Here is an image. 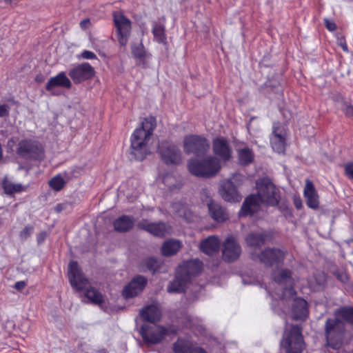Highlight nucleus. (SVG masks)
<instances>
[{
	"mask_svg": "<svg viewBox=\"0 0 353 353\" xmlns=\"http://www.w3.org/2000/svg\"><path fill=\"white\" fill-rule=\"evenodd\" d=\"M273 280L265 289L270 296L277 298L283 303L292 300V313L295 320H305L309 314L307 301L301 298H296V291L293 288V280L290 270L283 269L278 274H272Z\"/></svg>",
	"mask_w": 353,
	"mask_h": 353,
	"instance_id": "nucleus-1",
	"label": "nucleus"
},
{
	"mask_svg": "<svg viewBox=\"0 0 353 353\" xmlns=\"http://www.w3.org/2000/svg\"><path fill=\"white\" fill-rule=\"evenodd\" d=\"M257 194L246 197L239 212V216L252 215L257 212L261 203L276 206L280 200V192L268 178L259 179L256 183Z\"/></svg>",
	"mask_w": 353,
	"mask_h": 353,
	"instance_id": "nucleus-2",
	"label": "nucleus"
},
{
	"mask_svg": "<svg viewBox=\"0 0 353 353\" xmlns=\"http://www.w3.org/2000/svg\"><path fill=\"white\" fill-rule=\"evenodd\" d=\"M154 118H145L141 126L137 128L131 135L129 149L132 160L142 161L153 152L154 143Z\"/></svg>",
	"mask_w": 353,
	"mask_h": 353,
	"instance_id": "nucleus-3",
	"label": "nucleus"
},
{
	"mask_svg": "<svg viewBox=\"0 0 353 353\" xmlns=\"http://www.w3.org/2000/svg\"><path fill=\"white\" fill-rule=\"evenodd\" d=\"M203 263L196 259L182 262L176 269L175 278L168 286L170 293H180L185 290L193 278L203 270Z\"/></svg>",
	"mask_w": 353,
	"mask_h": 353,
	"instance_id": "nucleus-4",
	"label": "nucleus"
},
{
	"mask_svg": "<svg viewBox=\"0 0 353 353\" xmlns=\"http://www.w3.org/2000/svg\"><path fill=\"white\" fill-rule=\"evenodd\" d=\"M188 168L191 174L196 176L211 177L214 176L221 169L220 161L214 157L199 161L191 159L188 163Z\"/></svg>",
	"mask_w": 353,
	"mask_h": 353,
	"instance_id": "nucleus-5",
	"label": "nucleus"
},
{
	"mask_svg": "<svg viewBox=\"0 0 353 353\" xmlns=\"http://www.w3.org/2000/svg\"><path fill=\"white\" fill-rule=\"evenodd\" d=\"M281 345L286 353H302L304 341L301 327L298 325H292L290 330L286 328Z\"/></svg>",
	"mask_w": 353,
	"mask_h": 353,
	"instance_id": "nucleus-6",
	"label": "nucleus"
},
{
	"mask_svg": "<svg viewBox=\"0 0 353 353\" xmlns=\"http://www.w3.org/2000/svg\"><path fill=\"white\" fill-rule=\"evenodd\" d=\"M327 345L333 349H339L342 343L344 323L338 318L328 319L325 323Z\"/></svg>",
	"mask_w": 353,
	"mask_h": 353,
	"instance_id": "nucleus-7",
	"label": "nucleus"
},
{
	"mask_svg": "<svg viewBox=\"0 0 353 353\" xmlns=\"http://www.w3.org/2000/svg\"><path fill=\"white\" fill-rule=\"evenodd\" d=\"M183 148L186 154H194L196 156L205 154L210 148L208 141L199 135H188L183 139Z\"/></svg>",
	"mask_w": 353,
	"mask_h": 353,
	"instance_id": "nucleus-8",
	"label": "nucleus"
},
{
	"mask_svg": "<svg viewBox=\"0 0 353 353\" xmlns=\"http://www.w3.org/2000/svg\"><path fill=\"white\" fill-rule=\"evenodd\" d=\"M253 260H259L265 266H279L281 264L285 258V253L280 249L266 248L259 255L252 253Z\"/></svg>",
	"mask_w": 353,
	"mask_h": 353,
	"instance_id": "nucleus-9",
	"label": "nucleus"
},
{
	"mask_svg": "<svg viewBox=\"0 0 353 353\" xmlns=\"http://www.w3.org/2000/svg\"><path fill=\"white\" fill-rule=\"evenodd\" d=\"M113 18L118 32L119 42L121 46H125L131 30L130 21L119 12H114Z\"/></svg>",
	"mask_w": 353,
	"mask_h": 353,
	"instance_id": "nucleus-10",
	"label": "nucleus"
},
{
	"mask_svg": "<svg viewBox=\"0 0 353 353\" xmlns=\"http://www.w3.org/2000/svg\"><path fill=\"white\" fill-rule=\"evenodd\" d=\"M148 279L141 275L134 276L132 280L124 286L122 290L123 296L128 299L139 295L147 285Z\"/></svg>",
	"mask_w": 353,
	"mask_h": 353,
	"instance_id": "nucleus-11",
	"label": "nucleus"
},
{
	"mask_svg": "<svg viewBox=\"0 0 353 353\" xmlns=\"http://www.w3.org/2000/svg\"><path fill=\"white\" fill-rule=\"evenodd\" d=\"M74 83H80L94 75V69L88 63H83L72 68L68 73Z\"/></svg>",
	"mask_w": 353,
	"mask_h": 353,
	"instance_id": "nucleus-12",
	"label": "nucleus"
},
{
	"mask_svg": "<svg viewBox=\"0 0 353 353\" xmlns=\"http://www.w3.org/2000/svg\"><path fill=\"white\" fill-rule=\"evenodd\" d=\"M68 277L71 285L77 290L85 289L88 283L76 261H71L69 263Z\"/></svg>",
	"mask_w": 353,
	"mask_h": 353,
	"instance_id": "nucleus-13",
	"label": "nucleus"
},
{
	"mask_svg": "<svg viewBox=\"0 0 353 353\" xmlns=\"http://www.w3.org/2000/svg\"><path fill=\"white\" fill-rule=\"evenodd\" d=\"M241 253L239 244L232 236H229L223 243V259L227 262L236 260Z\"/></svg>",
	"mask_w": 353,
	"mask_h": 353,
	"instance_id": "nucleus-14",
	"label": "nucleus"
},
{
	"mask_svg": "<svg viewBox=\"0 0 353 353\" xmlns=\"http://www.w3.org/2000/svg\"><path fill=\"white\" fill-rule=\"evenodd\" d=\"M285 133L283 127L274 123L272 128V134L270 137V143L274 151L277 153H283L285 148Z\"/></svg>",
	"mask_w": 353,
	"mask_h": 353,
	"instance_id": "nucleus-15",
	"label": "nucleus"
},
{
	"mask_svg": "<svg viewBox=\"0 0 353 353\" xmlns=\"http://www.w3.org/2000/svg\"><path fill=\"white\" fill-rule=\"evenodd\" d=\"M238 174H235L232 179L227 180L223 182L220 190L221 194L223 199L229 202H239L241 199V196L236 190V187L234 185L233 180L235 178L239 177Z\"/></svg>",
	"mask_w": 353,
	"mask_h": 353,
	"instance_id": "nucleus-16",
	"label": "nucleus"
},
{
	"mask_svg": "<svg viewBox=\"0 0 353 353\" xmlns=\"http://www.w3.org/2000/svg\"><path fill=\"white\" fill-rule=\"evenodd\" d=\"M271 239L272 234L266 230L250 232L245 237V242L250 248H256L261 247Z\"/></svg>",
	"mask_w": 353,
	"mask_h": 353,
	"instance_id": "nucleus-17",
	"label": "nucleus"
},
{
	"mask_svg": "<svg viewBox=\"0 0 353 353\" xmlns=\"http://www.w3.org/2000/svg\"><path fill=\"white\" fill-rule=\"evenodd\" d=\"M212 149L215 155L224 161H228L232 154V149L228 140L218 137L213 140Z\"/></svg>",
	"mask_w": 353,
	"mask_h": 353,
	"instance_id": "nucleus-18",
	"label": "nucleus"
},
{
	"mask_svg": "<svg viewBox=\"0 0 353 353\" xmlns=\"http://www.w3.org/2000/svg\"><path fill=\"white\" fill-rule=\"evenodd\" d=\"M17 152L20 154H29L32 157H39L43 152V148L37 141L22 140L19 143Z\"/></svg>",
	"mask_w": 353,
	"mask_h": 353,
	"instance_id": "nucleus-19",
	"label": "nucleus"
},
{
	"mask_svg": "<svg viewBox=\"0 0 353 353\" xmlns=\"http://www.w3.org/2000/svg\"><path fill=\"white\" fill-rule=\"evenodd\" d=\"M160 153L162 160L166 164H179L181 161V152L175 145H169L163 148L160 147Z\"/></svg>",
	"mask_w": 353,
	"mask_h": 353,
	"instance_id": "nucleus-20",
	"label": "nucleus"
},
{
	"mask_svg": "<svg viewBox=\"0 0 353 353\" xmlns=\"http://www.w3.org/2000/svg\"><path fill=\"white\" fill-rule=\"evenodd\" d=\"M304 196L310 208L317 209L319 206V196L312 181L307 180L304 188Z\"/></svg>",
	"mask_w": 353,
	"mask_h": 353,
	"instance_id": "nucleus-21",
	"label": "nucleus"
},
{
	"mask_svg": "<svg viewBox=\"0 0 353 353\" xmlns=\"http://www.w3.org/2000/svg\"><path fill=\"white\" fill-rule=\"evenodd\" d=\"M208 207L211 217L216 222H223L229 218L225 209L214 201L211 200Z\"/></svg>",
	"mask_w": 353,
	"mask_h": 353,
	"instance_id": "nucleus-22",
	"label": "nucleus"
},
{
	"mask_svg": "<svg viewBox=\"0 0 353 353\" xmlns=\"http://www.w3.org/2000/svg\"><path fill=\"white\" fill-rule=\"evenodd\" d=\"M220 240L216 236H210L200 243L201 250L208 255L216 253L220 247Z\"/></svg>",
	"mask_w": 353,
	"mask_h": 353,
	"instance_id": "nucleus-23",
	"label": "nucleus"
},
{
	"mask_svg": "<svg viewBox=\"0 0 353 353\" xmlns=\"http://www.w3.org/2000/svg\"><path fill=\"white\" fill-rule=\"evenodd\" d=\"M71 86L70 80L67 77L65 72H62L50 78L46 85V88L48 91H52L56 87L70 88Z\"/></svg>",
	"mask_w": 353,
	"mask_h": 353,
	"instance_id": "nucleus-24",
	"label": "nucleus"
},
{
	"mask_svg": "<svg viewBox=\"0 0 353 353\" xmlns=\"http://www.w3.org/2000/svg\"><path fill=\"white\" fill-rule=\"evenodd\" d=\"M172 208L178 216L182 218L188 223L193 222L196 219V216L189 208L181 202L174 203Z\"/></svg>",
	"mask_w": 353,
	"mask_h": 353,
	"instance_id": "nucleus-25",
	"label": "nucleus"
},
{
	"mask_svg": "<svg viewBox=\"0 0 353 353\" xmlns=\"http://www.w3.org/2000/svg\"><path fill=\"white\" fill-rule=\"evenodd\" d=\"M182 247V242L177 239L166 240L161 246V253L165 256L176 254Z\"/></svg>",
	"mask_w": 353,
	"mask_h": 353,
	"instance_id": "nucleus-26",
	"label": "nucleus"
},
{
	"mask_svg": "<svg viewBox=\"0 0 353 353\" xmlns=\"http://www.w3.org/2000/svg\"><path fill=\"white\" fill-rule=\"evenodd\" d=\"M134 225V220L128 216H121L114 222V230L119 232H126L130 230Z\"/></svg>",
	"mask_w": 353,
	"mask_h": 353,
	"instance_id": "nucleus-27",
	"label": "nucleus"
},
{
	"mask_svg": "<svg viewBox=\"0 0 353 353\" xmlns=\"http://www.w3.org/2000/svg\"><path fill=\"white\" fill-rule=\"evenodd\" d=\"M154 322L151 324L150 323H144L140 329V334L143 338L144 343L147 346H151L154 343Z\"/></svg>",
	"mask_w": 353,
	"mask_h": 353,
	"instance_id": "nucleus-28",
	"label": "nucleus"
},
{
	"mask_svg": "<svg viewBox=\"0 0 353 353\" xmlns=\"http://www.w3.org/2000/svg\"><path fill=\"white\" fill-rule=\"evenodd\" d=\"M325 274L321 272H317L308 279V288L313 291L322 289L325 283Z\"/></svg>",
	"mask_w": 353,
	"mask_h": 353,
	"instance_id": "nucleus-29",
	"label": "nucleus"
},
{
	"mask_svg": "<svg viewBox=\"0 0 353 353\" xmlns=\"http://www.w3.org/2000/svg\"><path fill=\"white\" fill-rule=\"evenodd\" d=\"M139 314L144 323L152 324L154 322V305L145 306L140 310Z\"/></svg>",
	"mask_w": 353,
	"mask_h": 353,
	"instance_id": "nucleus-30",
	"label": "nucleus"
},
{
	"mask_svg": "<svg viewBox=\"0 0 353 353\" xmlns=\"http://www.w3.org/2000/svg\"><path fill=\"white\" fill-rule=\"evenodd\" d=\"M192 344L190 341L179 339L174 343L173 350L175 353H190Z\"/></svg>",
	"mask_w": 353,
	"mask_h": 353,
	"instance_id": "nucleus-31",
	"label": "nucleus"
},
{
	"mask_svg": "<svg viewBox=\"0 0 353 353\" xmlns=\"http://www.w3.org/2000/svg\"><path fill=\"white\" fill-rule=\"evenodd\" d=\"M238 155L239 162L241 165H248L252 163L254 159L252 151L248 148L239 150Z\"/></svg>",
	"mask_w": 353,
	"mask_h": 353,
	"instance_id": "nucleus-32",
	"label": "nucleus"
},
{
	"mask_svg": "<svg viewBox=\"0 0 353 353\" xmlns=\"http://www.w3.org/2000/svg\"><path fill=\"white\" fill-rule=\"evenodd\" d=\"M85 296L93 303L100 304L103 302V295L94 288H88Z\"/></svg>",
	"mask_w": 353,
	"mask_h": 353,
	"instance_id": "nucleus-33",
	"label": "nucleus"
},
{
	"mask_svg": "<svg viewBox=\"0 0 353 353\" xmlns=\"http://www.w3.org/2000/svg\"><path fill=\"white\" fill-rule=\"evenodd\" d=\"M4 191L6 194H13L19 192L26 189V186L19 183H14L8 180H5L3 183Z\"/></svg>",
	"mask_w": 353,
	"mask_h": 353,
	"instance_id": "nucleus-34",
	"label": "nucleus"
},
{
	"mask_svg": "<svg viewBox=\"0 0 353 353\" xmlns=\"http://www.w3.org/2000/svg\"><path fill=\"white\" fill-rule=\"evenodd\" d=\"M176 333V330L174 328H166L156 325V343L160 342L166 336H170L172 334H175Z\"/></svg>",
	"mask_w": 353,
	"mask_h": 353,
	"instance_id": "nucleus-35",
	"label": "nucleus"
},
{
	"mask_svg": "<svg viewBox=\"0 0 353 353\" xmlns=\"http://www.w3.org/2000/svg\"><path fill=\"white\" fill-rule=\"evenodd\" d=\"M334 314L353 324V307H343L336 310Z\"/></svg>",
	"mask_w": 353,
	"mask_h": 353,
	"instance_id": "nucleus-36",
	"label": "nucleus"
},
{
	"mask_svg": "<svg viewBox=\"0 0 353 353\" xmlns=\"http://www.w3.org/2000/svg\"><path fill=\"white\" fill-rule=\"evenodd\" d=\"M65 184V181L61 175H57L49 181V185L55 191L62 190Z\"/></svg>",
	"mask_w": 353,
	"mask_h": 353,
	"instance_id": "nucleus-37",
	"label": "nucleus"
},
{
	"mask_svg": "<svg viewBox=\"0 0 353 353\" xmlns=\"http://www.w3.org/2000/svg\"><path fill=\"white\" fill-rule=\"evenodd\" d=\"M138 227L144 230L149 233L154 234V224L152 222H149L148 220L143 219L138 223Z\"/></svg>",
	"mask_w": 353,
	"mask_h": 353,
	"instance_id": "nucleus-38",
	"label": "nucleus"
},
{
	"mask_svg": "<svg viewBox=\"0 0 353 353\" xmlns=\"http://www.w3.org/2000/svg\"><path fill=\"white\" fill-rule=\"evenodd\" d=\"M156 41L165 43L166 37L164 32V28L162 26H157L156 25Z\"/></svg>",
	"mask_w": 353,
	"mask_h": 353,
	"instance_id": "nucleus-39",
	"label": "nucleus"
},
{
	"mask_svg": "<svg viewBox=\"0 0 353 353\" xmlns=\"http://www.w3.org/2000/svg\"><path fill=\"white\" fill-rule=\"evenodd\" d=\"M341 110L347 117H353V105L347 101H343Z\"/></svg>",
	"mask_w": 353,
	"mask_h": 353,
	"instance_id": "nucleus-40",
	"label": "nucleus"
},
{
	"mask_svg": "<svg viewBox=\"0 0 353 353\" xmlns=\"http://www.w3.org/2000/svg\"><path fill=\"white\" fill-rule=\"evenodd\" d=\"M140 266L142 267V270H144L148 268L150 270L154 272L153 267H154V259L153 258H149L142 261Z\"/></svg>",
	"mask_w": 353,
	"mask_h": 353,
	"instance_id": "nucleus-41",
	"label": "nucleus"
},
{
	"mask_svg": "<svg viewBox=\"0 0 353 353\" xmlns=\"http://www.w3.org/2000/svg\"><path fill=\"white\" fill-rule=\"evenodd\" d=\"M33 227L30 225L26 226L20 232V238L23 240L27 239L33 232Z\"/></svg>",
	"mask_w": 353,
	"mask_h": 353,
	"instance_id": "nucleus-42",
	"label": "nucleus"
},
{
	"mask_svg": "<svg viewBox=\"0 0 353 353\" xmlns=\"http://www.w3.org/2000/svg\"><path fill=\"white\" fill-rule=\"evenodd\" d=\"M334 275L336 276V278L343 283H347L349 280V276L344 271H336L334 272Z\"/></svg>",
	"mask_w": 353,
	"mask_h": 353,
	"instance_id": "nucleus-43",
	"label": "nucleus"
},
{
	"mask_svg": "<svg viewBox=\"0 0 353 353\" xmlns=\"http://www.w3.org/2000/svg\"><path fill=\"white\" fill-rule=\"evenodd\" d=\"M345 174L352 181H353V162L347 163L344 166Z\"/></svg>",
	"mask_w": 353,
	"mask_h": 353,
	"instance_id": "nucleus-44",
	"label": "nucleus"
},
{
	"mask_svg": "<svg viewBox=\"0 0 353 353\" xmlns=\"http://www.w3.org/2000/svg\"><path fill=\"white\" fill-rule=\"evenodd\" d=\"M166 232V225L163 223H156V236H163Z\"/></svg>",
	"mask_w": 353,
	"mask_h": 353,
	"instance_id": "nucleus-45",
	"label": "nucleus"
},
{
	"mask_svg": "<svg viewBox=\"0 0 353 353\" xmlns=\"http://www.w3.org/2000/svg\"><path fill=\"white\" fill-rule=\"evenodd\" d=\"M10 109L9 105L7 104L0 105V118L8 117Z\"/></svg>",
	"mask_w": 353,
	"mask_h": 353,
	"instance_id": "nucleus-46",
	"label": "nucleus"
},
{
	"mask_svg": "<svg viewBox=\"0 0 353 353\" xmlns=\"http://www.w3.org/2000/svg\"><path fill=\"white\" fill-rule=\"evenodd\" d=\"M81 57L85 59H97V56L95 54L91 51L84 50L81 54Z\"/></svg>",
	"mask_w": 353,
	"mask_h": 353,
	"instance_id": "nucleus-47",
	"label": "nucleus"
},
{
	"mask_svg": "<svg viewBox=\"0 0 353 353\" xmlns=\"http://www.w3.org/2000/svg\"><path fill=\"white\" fill-rule=\"evenodd\" d=\"M325 26L327 29L330 31H334L336 28V26L335 23L332 21H330L328 19H325Z\"/></svg>",
	"mask_w": 353,
	"mask_h": 353,
	"instance_id": "nucleus-48",
	"label": "nucleus"
},
{
	"mask_svg": "<svg viewBox=\"0 0 353 353\" xmlns=\"http://www.w3.org/2000/svg\"><path fill=\"white\" fill-rule=\"evenodd\" d=\"M132 53L136 57H141L143 55V50L141 47H132Z\"/></svg>",
	"mask_w": 353,
	"mask_h": 353,
	"instance_id": "nucleus-49",
	"label": "nucleus"
},
{
	"mask_svg": "<svg viewBox=\"0 0 353 353\" xmlns=\"http://www.w3.org/2000/svg\"><path fill=\"white\" fill-rule=\"evenodd\" d=\"M90 25H91V22H90V19H88V18L85 19L80 22V27L83 30L87 29L88 28H89L90 26Z\"/></svg>",
	"mask_w": 353,
	"mask_h": 353,
	"instance_id": "nucleus-50",
	"label": "nucleus"
},
{
	"mask_svg": "<svg viewBox=\"0 0 353 353\" xmlns=\"http://www.w3.org/2000/svg\"><path fill=\"white\" fill-rule=\"evenodd\" d=\"M26 286V283L25 281H18L14 284V288L19 291L22 290Z\"/></svg>",
	"mask_w": 353,
	"mask_h": 353,
	"instance_id": "nucleus-51",
	"label": "nucleus"
},
{
	"mask_svg": "<svg viewBox=\"0 0 353 353\" xmlns=\"http://www.w3.org/2000/svg\"><path fill=\"white\" fill-rule=\"evenodd\" d=\"M66 208V204L65 203H59L58 205H56L55 208H54V210L57 212H62L63 210H65Z\"/></svg>",
	"mask_w": 353,
	"mask_h": 353,
	"instance_id": "nucleus-52",
	"label": "nucleus"
},
{
	"mask_svg": "<svg viewBox=\"0 0 353 353\" xmlns=\"http://www.w3.org/2000/svg\"><path fill=\"white\" fill-rule=\"evenodd\" d=\"M190 353H207V352L204 349H203L201 347H196L192 348L190 351Z\"/></svg>",
	"mask_w": 353,
	"mask_h": 353,
	"instance_id": "nucleus-53",
	"label": "nucleus"
},
{
	"mask_svg": "<svg viewBox=\"0 0 353 353\" xmlns=\"http://www.w3.org/2000/svg\"><path fill=\"white\" fill-rule=\"evenodd\" d=\"M46 233L45 232H42L39 233L37 236L38 242L41 243V242L43 241L44 239H46Z\"/></svg>",
	"mask_w": 353,
	"mask_h": 353,
	"instance_id": "nucleus-54",
	"label": "nucleus"
},
{
	"mask_svg": "<svg viewBox=\"0 0 353 353\" xmlns=\"http://www.w3.org/2000/svg\"><path fill=\"white\" fill-rule=\"evenodd\" d=\"M294 205L297 209H300L302 207V203L301 201L298 199L294 200Z\"/></svg>",
	"mask_w": 353,
	"mask_h": 353,
	"instance_id": "nucleus-55",
	"label": "nucleus"
},
{
	"mask_svg": "<svg viewBox=\"0 0 353 353\" xmlns=\"http://www.w3.org/2000/svg\"><path fill=\"white\" fill-rule=\"evenodd\" d=\"M341 46L342 49L344 51H345V52L348 51L347 46V44L345 42L344 43H341Z\"/></svg>",
	"mask_w": 353,
	"mask_h": 353,
	"instance_id": "nucleus-56",
	"label": "nucleus"
},
{
	"mask_svg": "<svg viewBox=\"0 0 353 353\" xmlns=\"http://www.w3.org/2000/svg\"><path fill=\"white\" fill-rule=\"evenodd\" d=\"M35 80L39 82H41L43 81V78L41 75H37L35 78Z\"/></svg>",
	"mask_w": 353,
	"mask_h": 353,
	"instance_id": "nucleus-57",
	"label": "nucleus"
},
{
	"mask_svg": "<svg viewBox=\"0 0 353 353\" xmlns=\"http://www.w3.org/2000/svg\"><path fill=\"white\" fill-rule=\"evenodd\" d=\"M170 179H172V177L168 175V176H165L163 179V183H167L168 180H170Z\"/></svg>",
	"mask_w": 353,
	"mask_h": 353,
	"instance_id": "nucleus-58",
	"label": "nucleus"
},
{
	"mask_svg": "<svg viewBox=\"0 0 353 353\" xmlns=\"http://www.w3.org/2000/svg\"><path fill=\"white\" fill-rule=\"evenodd\" d=\"M94 353H108L105 349H101Z\"/></svg>",
	"mask_w": 353,
	"mask_h": 353,
	"instance_id": "nucleus-59",
	"label": "nucleus"
},
{
	"mask_svg": "<svg viewBox=\"0 0 353 353\" xmlns=\"http://www.w3.org/2000/svg\"><path fill=\"white\" fill-rule=\"evenodd\" d=\"M155 315H156V321H157V320L159 319V310L157 309V307H156V313H155Z\"/></svg>",
	"mask_w": 353,
	"mask_h": 353,
	"instance_id": "nucleus-60",
	"label": "nucleus"
},
{
	"mask_svg": "<svg viewBox=\"0 0 353 353\" xmlns=\"http://www.w3.org/2000/svg\"><path fill=\"white\" fill-rule=\"evenodd\" d=\"M190 326H191L190 323H188L185 324V327H190Z\"/></svg>",
	"mask_w": 353,
	"mask_h": 353,
	"instance_id": "nucleus-61",
	"label": "nucleus"
},
{
	"mask_svg": "<svg viewBox=\"0 0 353 353\" xmlns=\"http://www.w3.org/2000/svg\"><path fill=\"white\" fill-rule=\"evenodd\" d=\"M258 284H259V285H261V286L263 285V283H260V282H258Z\"/></svg>",
	"mask_w": 353,
	"mask_h": 353,
	"instance_id": "nucleus-62",
	"label": "nucleus"
},
{
	"mask_svg": "<svg viewBox=\"0 0 353 353\" xmlns=\"http://www.w3.org/2000/svg\"><path fill=\"white\" fill-rule=\"evenodd\" d=\"M152 32L154 34V28L152 30Z\"/></svg>",
	"mask_w": 353,
	"mask_h": 353,
	"instance_id": "nucleus-63",
	"label": "nucleus"
}]
</instances>
